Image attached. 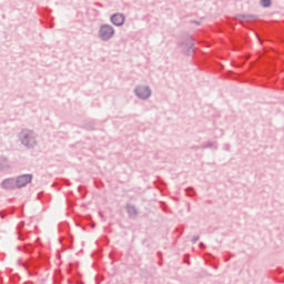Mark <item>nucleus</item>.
Instances as JSON below:
<instances>
[{
	"mask_svg": "<svg viewBox=\"0 0 284 284\" xmlns=\"http://www.w3.org/2000/svg\"><path fill=\"white\" fill-rule=\"evenodd\" d=\"M114 36V29L108 24H104L100 29V37L103 41H108L111 37Z\"/></svg>",
	"mask_w": 284,
	"mask_h": 284,
	"instance_id": "obj_1",
	"label": "nucleus"
},
{
	"mask_svg": "<svg viewBox=\"0 0 284 284\" xmlns=\"http://www.w3.org/2000/svg\"><path fill=\"white\" fill-rule=\"evenodd\" d=\"M32 182V175H21L17 179L18 187H26L28 183Z\"/></svg>",
	"mask_w": 284,
	"mask_h": 284,
	"instance_id": "obj_2",
	"label": "nucleus"
},
{
	"mask_svg": "<svg viewBox=\"0 0 284 284\" xmlns=\"http://www.w3.org/2000/svg\"><path fill=\"white\" fill-rule=\"evenodd\" d=\"M135 94L140 98V99H148V97H150V89L148 87H139L135 90Z\"/></svg>",
	"mask_w": 284,
	"mask_h": 284,
	"instance_id": "obj_3",
	"label": "nucleus"
},
{
	"mask_svg": "<svg viewBox=\"0 0 284 284\" xmlns=\"http://www.w3.org/2000/svg\"><path fill=\"white\" fill-rule=\"evenodd\" d=\"M111 21L114 26H123L125 18H123V14L116 13L111 17Z\"/></svg>",
	"mask_w": 284,
	"mask_h": 284,
	"instance_id": "obj_4",
	"label": "nucleus"
},
{
	"mask_svg": "<svg viewBox=\"0 0 284 284\" xmlns=\"http://www.w3.org/2000/svg\"><path fill=\"white\" fill-rule=\"evenodd\" d=\"M2 186L4 187V190H11V187L14 186V181H12V180H6V181L2 183Z\"/></svg>",
	"mask_w": 284,
	"mask_h": 284,
	"instance_id": "obj_5",
	"label": "nucleus"
},
{
	"mask_svg": "<svg viewBox=\"0 0 284 284\" xmlns=\"http://www.w3.org/2000/svg\"><path fill=\"white\" fill-rule=\"evenodd\" d=\"M263 8H270L272 6V0H261Z\"/></svg>",
	"mask_w": 284,
	"mask_h": 284,
	"instance_id": "obj_6",
	"label": "nucleus"
},
{
	"mask_svg": "<svg viewBox=\"0 0 284 284\" xmlns=\"http://www.w3.org/2000/svg\"><path fill=\"white\" fill-rule=\"evenodd\" d=\"M260 43H263V40H260Z\"/></svg>",
	"mask_w": 284,
	"mask_h": 284,
	"instance_id": "obj_7",
	"label": "nucleus"
}]
</instances>
